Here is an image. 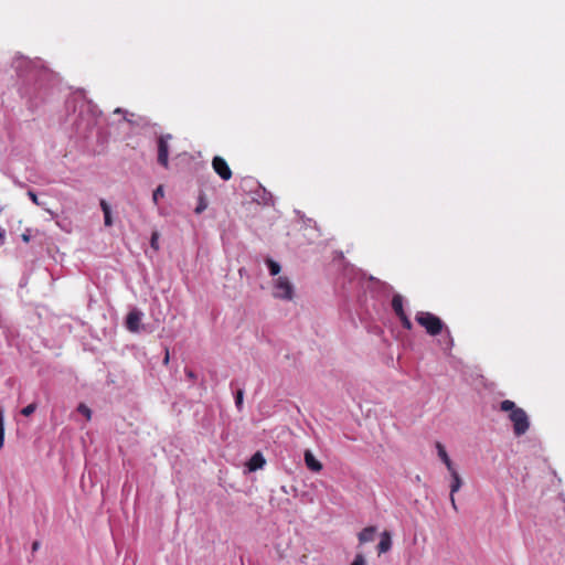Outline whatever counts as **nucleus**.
<instances>
[{"label":"nucleus","mask_w":565,"mask_h":565,"mask_svg":"<svg viewBox=\"0 0 565 565\" xmlns=\"http://www.w3.org/2000/svg\"><path fill=\"white\" fill-rule=\"evenodd\" d=\"M185 374L192 381H194L196 379V375L192 370L185 369Z\"/></svg>","instance_id":"393cba45"},{"label":"nucleus","mask_w":565,"mask_h":565,"mask_svg":"<svg viewBox=\"0 0 565 565\" xmlns=\"http://www.w3.org/2000/svg\"><path fill=\"white\" fill-rule=\"evenodd\" d=\"M305 463L307 468L313 472H319L322 470V463L313 456L310 450L305 451Z\"/></svg>","instance_id":"0eeeda50"},{"label":"nucleus","mask_w":565,"mask_h":565,"mask_svg":"<svg viewBox=\"0 0 565 565\" xmlns=\"http://www.w3.org/2000/svg\"><path fill=\"white\" fill-rule=\"evenodd\" d=\"M436 448H437V451H438V456L439 458L441 459V461L446 465L448 471H452V469L455 468L454 465H452V461L450 460L445 447L443 446L441 443L437 441L436 443Z\"/></svg>","instance_id":"9d476101"},{"label":"nucleus","mask_w":565,"mask_h":565,"mask_svg":"<svg viewBox=\"0 0 565 565\" xmlns=\"http://www.w3.org/2000/svg\"><path fill=\"white\" fill-rule=\"evenodd\" d=\"M266 460L262 452L257 451L255 452L252 458L249 459L247 467L249 471H256L258 469H262L265 465Z\"/></svg>","instance_id":"6e6552de"},{"label":"nucleus","mask_w":565,"mask_h":565,"mask_svg":"<svg viewBox=\"0 0 565 565\" xmlns=\"http://www.w3.org/2000/svg\"><path fill=\"white\" fill-rule=\"evenodd\" d=\"M212 168L224 181H228L233 173L224 158L215 156L212 160Z\"/></svg>","instance_id":"39448f33"},{"label":"nucleus","mask_w":565,"mask_h":565,"mask_svg":"<svg viewBox=\"0 0 565 565\" xmlns=\"http://www.w3.org/2000/svg\"><path fill=\"white\" fill-rule=\"evenodd\" d=\"M163 196V188L162 185H159L154 191H153V194H152V200L153 202L157 204L159 199Z\"/></svg>","instance_id":"412c9836"},{"label":"nucleus","mask_w":565,"mask_h":565,"mask_svg":"<svg viewBox=\"0 0 565 565\" xmlns=\"http://www.w3.org/2000/svg\"><path fill=\"white\" fill-rule=\"evenodd\" d=\"M141 312L138 310H131L126 318V328L131 332L139 331L141 322Z\"/></svg>","instance_id":"423d86ee"},{"label":"nucleus","mask_w":565,"mask_h":565,"mask_svg":"<svg viewBox=\"0 0 565 565\" xmlns=\"http://www.w3.org/2000/svg\"><path fill=\"white\" fill-rule=\"evenodd\" d=\"M392 309L397 317L405 315L403 307V297L401 295H394L392 298Z\"/></svg>","instance_id":"ddd939ff"},{"label":"nucleus","mask_w":565,"mask_h":565,"mask_svg":"<svg viewBox=\"0 0 565 565\" xmlns=\"http://www.w3.org/2000/svg\"><path fill=\"white\" fill-rule=\"evenodd\" d=\"M500 409L502 412L509 413V419L513 424V433L515 436L520 437L529 430V416L525 411L521 407H518L514 402L510 399L502 401L500 404Z\"/></svg>","instance_id":"f257e3e1"},{"label":"nucleus","mask_w":565,"mask_h":565,"mask_svg":"<svg viewBox=\"0 0 565 565\" xmlns=\"http://www.w3.org/2000/svg\"><path fill=\"white\" fill-rule=\"evenodd\" d=\"M40 547V543L38 541L33 542L32 551L35 552Z\"/></svg>","instance_id":"cd10ccee"},{"label":"nucleus","mask_w":565,"mask_h":565,"mask_svg":"<svg viewBox=\"0 0 565 565\" xmlns=\"http://www.w3.org/2000/svg\"><path fill=\"white\" fill-rule=\"evenodd\" d=\"M77 412L81 413L82 415H84L86 417L87 420H89L92 418V411L88 406H86L85 404L81 403L77 407Z\"/></svg>","instance_id":"a211bd4d"},{"label":"nucleus","mask_w":565,"mask_h":565,"mask_svg":"<svg viewBox=\"0 0 565 565\" xmlns=\"http://www.w3.org/2000/svg\"><path fill=\"white\" fill-rule=\"evenodd\" d=\"M243 391L242 390H238L236 392V396H235V404L238 408H241L242 404H243Z\"/></svg>","instance_id":"4be33fe9"},{"label":"nucleus","mask_w":565,"mask_h":565,"mask_svg":"<svg viewBox=\"0 0 565 565\" xmlns=\"http://www.w3.org/2000/svg\"><path fill=\"white\" fill-rule=\"evenodd\" d=\"M451 476V483H450V493L455 494L458 492L462 486V480L458 473V471L454 468L452 471H449Z\"/></svg>","instance_id":"f8f14e48"},{"label":"nucleus","mask_w":565,"mask_h":565,"mask_svg":"<svg viewBox=\"0 0 565 565\" xmlns=\"http://www.w3.org/2000/svg\"><path fill=\"white\" fill-rule=\"evenodd\" d=\"M399 320H401V323H402V327L406 330H411L413 328V323L412 321L409 320V318L407 317V315H403L401 317H398Z\"/></svg>","instance_id":"6ab92c4d"},{"label":"nucleus","mask_w":565,"mask_h":565,"mask_svg":"<svg viewBox=\"0 0 565 565\" xmlns=\"http://www.w3.org/2000/svg\"><path fill=\"white\" fill-rule=\"evenodd\" d=\"M294 288L287 277H279L275 284L274 296L281 299H291Z\"/></svg>","instance_id":"20e7f679"},{"label":"nucleus","mask_w":565,"mask_h":565,"mask_svg":"<svg viewBox=\"0 0 565 565\" xmlns=\"http://www.w3.org/2000/svg\"><path fill=\"white\" fill-rule=\"evenodd\" d=\"M376 529L374 526H367L359 533V541L361 544L372 542L374 540Z\"/></svg>","instance_id":"9b49d317"},{"label":"nucleus","mask_w":565,"mask_h":565,"mask_svg":"<svg viewBox=\"0 0 565 565\" xmlns=\"http://www.w3.org/2000/svg\"><path fill=\"white\" fill-rule=\"evenodd\" d=\"M172 135H161L157 139L158 146V163L163 168L169 167V141L172 140Z\"/></svg>","instance_id":"7ed1b4c3"},{"label":"nucleus","mask_w":565,"mask_h":565,"mask_svg":"<svg viewBox=\"0 0 565 565\" xmlns=\"http://www.w3.org/2000/svg\"><path fill=\"white\" fill-rule=\"evenodd\" d=\"M415 320L431 337L438 335L445 327L439 317L428 311H418L415 316Z\"/></svg>","instance_id":"f03ea898"},{"label":"nucleus","mask_w":565,"mask_h":565,"mask_svg":"<svg viewBox=\"0 0 565 565\" xmlns=\"http://www.w3.org/2000/svg\"><path fill=\"white\" fill-rule=\"evenodd\" d=\"M28 195L32 200L33 203H35L36 205H40V202L38 200V195L33 191H29Z\"/></svg>","instance_id":"b1692460"},{"label":"nucleus","mask_w":565,"mask_h":565,"mask_svg":"<svg viewBox=\"0 0 565 565\" xmlns=\"http://www.w3.org/2000/svg\"><path fill=\"white\" fill-rule=\"evenodd\" d=\"M450 503H451L452 509L457 512L458 511V507H457V503H456L455 494H452V493H450Z\"/></svg>","instance_id":"a878e982"},{"label":"nucleus","mask_w":565,"mask_h":565,"mask_svg":"<svg viewBox=\"0 0 565 565\" xmlns=\"http://www.w3.org/2000/svg\"><path fill=\"white\" fill-rule=\"evenodd\" d=\"M99 204H100L102 211L104 213V223H105V225L106 226H111L113 225V218H111V211H110L109 204L104 199L100 200Z\"/></svg>","instance_id":"4468645a"},{"label":"nucleus","mask_w":565,"mask_h":565,"mask_svg":"<svg viewBox=\"0 0 565 565\" xmlns=\"http://www.w3.org/2000/svg\"><path fill=\"white\" fill-rule=\"evenodd\" d=\"M267 266L271 276H276L280 271V265L273 259H267Z\"/></svg>","instance_id":"dca6fc26"},{"label":"nucleus","mask_w":565,"mask_h":565,"mask_svg":"<svg viewBox=\"0 0 565 565\" xmlns=\"http://www.w3.org/2000/svg\"><path fill=\"white\" fill-rule=\"evenodd\" d=\"M3 234L0 232V243L3 241Z\"/></svg>","instance_id":"c85d7f7f"},{"label":"nucleus","mask_w":565,"mask_h":565,"mask_svg":"<svg viewBox=\"0 0 565 565\" xmlns=\"http://www.w3.org/2000/svg\"><path fill=\"white\" fill-rule=\"evenodd\" d=\"M4 444V408L0 406V449Z\"/></svg>","instance_id":"2eb2a0df"},{"label":"nucleus","mask_w":565,"mask_h":565,"mask_svg":"<svg viewBox=\"0 0 565 565\" xmlns=\"http://www.w3.org/2000/svg\"><path fill=\"white\" fill-rule=\"evenodd\" d=\"M36 403H31L21 409V414L25 417H29L36 411Z\"/></svg>","instance_id":"f3484780"},{"label":"nucleus","mask_w":565,"mask_h":565,"mask_svg":"<svg viewBox=\"0 0 565 565\" xmlns=\"http://www.w3.org/2000/svg\"><path fill=\"white\" fill-rule=\"evenodd\" d=\"M351 565H365L363 555L358 554Z\"/></svg>","instance_id":"5701e85b"},{"label":"nucleus","mask_w":565,"mask_h":565,"mask_svg":"<svg viewBox=\"0 0 565 565\" xmlns=\"http://www.w3.org/2000/svg\"><path fill=\"white\" fill-rule=\"evenodd\" d=\"M169 359H170L169 350H168V349H166V354H164L163 363H164V364H168V363H169Z\"/></svg>","instance_id":"bb28decb"},{"label":"nucleus","mask_w":565,"mask_h":565,"mask_svg":"<svg viewBox=\"0 0 565 565\" xmlns=\"http://www.w3.org/2000/svg\"><path fill=\"white\" fill-rule=\"evenodd\" d=\"M391 547H392L391 534L387 531H385L382 533L381 541L377 545L379 554L388 552L391 550Z\"/></svg>","instance_id":"1a4fd4ad"},{"label":"nucleus","mask_w":565,"mask_h":565,"mask_svg":"<svg viewBox=\"0 0 565 565\" xmlns=\"http://www.w3.org/2000/svg\"><path fill=\"white\" fill-rule=\"evenodd\" d=\"M150 246L154 249V250H158L159 249V233L158 232H153L152 235H151V239H150Z\"/></svg>","instance_id":"aec40b11"}]
</instances>
